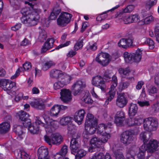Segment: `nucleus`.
<instances>
[{
  "label": "nucleus",
  "instance_id": "nucleus-18",
  "mask_svg": "<svg viewBox=\"0 0 159 159\" xmlns=\"http://www.w3.org/2000/svg\"><path fill=\"white\" fill-rule=\"evenodd\" d=\"M64 75V73L60 70L53 69L50 72V76L52 78L58 79L62 77Z\"/></svg>",
  "mask_w": 159,
  "mask_h": 159
},
{
  "label": "nucleus",
  "instance_id": "nucleus-6",
  "mask_svg": "<svg viewBox=\"0 0 159 159\" xmlns=\"http://www.w3.org/2000/svg\"><path fill=\"white\" fill-rule=\"evenodd\" d=\"M45 141L49 145L52 144L58 145L62 141V136L59 134H52L49 137L47 135L44 136Z\"/></svg>",
  "mask_w": 159,
  "mask_h": 159
},
{
  "label": "nucleus",
  "instance_id": "nucleus-25",
  "mask_svg": "<svg viewBox=\"0 0 159 159\" xmlns=\"http://www.w3.org/2000/svg\"><path fill=\"white\" fill-rule=\"evenodd\" d=\"M10 128V125L8 122H4L0 124V134L6 133Z\"/></svg>",
  "mask_w": 159,
  "mask_h": 159
},
{
  "label": "nucleus",
  "instance_id": "nucleus-62",
  "mask_svg": "<svg viewBox=\"0 0 159 159\" xmlns=\"http://www.w3.org/2000/svg\"><path fill=\"white\" fill-rule=\"evenodd\" d=\"M100 156H102V159H112L109 153H107L105 155L102 153H100Z\"/></svg>",
  "mask_w": 159,
  "mask_h": 159
},
{
  "label": "nucleus",
  "instance_id": "nucleus-33",
  "mask_svg": "<svg viewBox=\"0 0 159 159\" xmlns=\"http://www.w3.org/2000/svg\"><path fill=\"white\" fill-rule=\"evenodd\" d=\"M72 120V118L70 116L64 117L60 119V123L62 125H66L70 123Z\"/></svg>",
  "mask_w": 159,
  "mask_h": 159
},
{
  "label": "nucleus",
  "instance_id": "nucleus-45",
  "mask_svg": "<svg viewBox=\"0 0 159 159\" xmlns=\"http://www.w3.org/2000/svg\"><path fill=\"white\" fill-rule=\"evenodd\" d=\"M153 17L152 16H147L142 20L144 24H147L151 23L153 20Z\"/></svg>",
  "mask_w": 159,
  "mask_h": 159
},
{
  "label": "nucleus",
  "instance_id": "nucleus-30",
  "mask_svg": "<svg viewBox=\"0 0 159 159\" xmlns=\"http://www.w3.org/2000/svg\"><path fill=\"white\" fill-rule=\"evenodd\" d=\"M90 142L92 147L94 148L99 147L102 143L101 140L97 137L92 138Z\"/></svg>",
  "mask_w": 159,
  "mask_h": 159
},
{
  "label": "nucleus",
  "instance_id": "nucleus-9",
  "mask_svg": "<svg viewBox=\"0 0 159 159\" xmlns=\"http://www.w3.org/2000/svg\"><path fill=\"white\" fill-rule=\"evenodd\" d=\"M117 85V77L115 75L113 76L112 78L111 85L110 90L107 94V100L111 101L114 98L116 94V88Z\"/></svg>",
  "mask_w": 159,
  "mask_h": 159
},
{
  "label": "nucleus",
  "instance_id": "nucleus-15",
  "mask_svg": "<svg viewBox=\"0 0 159 159\" xmlns=\"http://www.w3.org/2000/svg\"><path fill=\"white\" fill-rule=\"evenodd\" d=\"M142 121V118L138 116L134 118H130L128 119L127 121V124L129 126H135L140 125Z\"/></svg>",
  "mask_w": 159,
  "mask_h": 159
},
{
  "label": "nucleus",
  "instance_id": "nucleus-54",
  "mask_svg": "<svg viewBox=\"0 0 159 159\" xmlns=\"http://www.w3.org/2000/svg\"><path fill=\"white\" fill-rule=\"evenodd\" d=\"M23 70V68L21 67H19L16 70L15 74L13 75L11 77V80L14 79L16 78L20 75V72H21V70Z\"/></svg>",
  "mask_w": 159,
  "mask_h": 159
},
{
  "label": "nucleus",
  "instance_id": "nucleus-39",
  "mask_svg": "<svg viewBox=\"0 0 159 159\" xmlns=\"http://www.w3.org/2000/svg\"><path fill=\"white\" fill-rule=\"evenodd\" d=\"M15 132L16 134L18 135L17 138L19 140L22 139L23 138L24 134L22 130L20 129V126H18L17 128L16 129L15 131Z\"/></svg>",
  "mask_w": 159,
  "mask_h": 159
},
{
  "label": "nucleus",
  "instance_id": "nucleus-55",
  "mask_svg": "<svg viewBox=\"0 0 159 159\" xmlns=\"http://www.w3.org/2000/svg\"><path fill=\"white\" fill-rule=\"evenodd\" d=\"M76 152H77L76 155L81 158L85 156L86 154V152L83 149H80L79 150L78 149L77 150Z\"/></svg>",
  "mask_w": 159,
  "mask_h": 159
},
{
  "label": "nucleus",
  "instance_id": "nucleus-8",
  "mask_svg": "<svg viewBox=\"0 0 159 159\" xmlns=\"http://www.w3.org/2000/svg\"><path fill=\"white\" fill-rule=\"evenodd\" d=\"M143 145H145V148L148 152L151 153L155 152L156 153H159V141L152 139L149 141L147 144Z\"/></svg>",
  "mask_w": 159,
  "mask_h": 159
},
{
  "label": "nucleus",
  "instance_id": "nucleus-48",
  "mask_svg": "<svg viewBox=\"0 0 159 159\" xmlns=\"http://www.w3.org/2000/svg\"><path fill=\"white\" fill-rule=\"evenodd\" d=\"M145 43L148 45L150 49H152L154 48V43L151 39H147L145 41Z\"/></svg>",
  "mask_w": 159,
  "mask_h": 159
},
{
  "label": "nucleus",
  "instance_id": "nucleus-28",
  "mask_svg": "<svg viewBox=\"0 0 159 159\" xmlns=\"http://www.w3.org/2000/svg\"><path fill=\"white\" fill-rule=\"evenodd\" d=\"M59 105H56L53 106L50 110V115L53 116L57 117L60 111Z\"/></svg>",
  "mask_w": 159,
  "mask_h": 159
},
{
  "label": "nucleus",
  "instance_id": "nucleus-37",
  "mask_svg": "<svg viewBox=\"0 0 159 159\" xmlns=\"http://www.w3.org/2000/svg\"><path fill=\"white\" fill-rule=\"evenodd\" d=\"M18 115L21 121L27 119L29 116V115L23 111H19L18 113Z\"/></svg>",
  "mask_w": 159,
  "mask_h": 159
},
{
  "label": "nucleus",
  "instance_id": "nucleus-61",
  "mask_svg": "<svg viewBox=\"0 0 159 159\" xmlns=\"http://www.w3.org/2000/svg\"><path fill=\"white\" fill-rule=\"evenodd\" d=\"M21 122L23 125L26 127L27 126L29 127V126L30 125L31 122L29 118H27L25 120H23Z\"/></svg>",
  "mask_w": 159,
  "mask_h": 159
},
{
  "label": "nucleus",
  "instance_id": "nucleus-42",
  "mask_svg": "<svg viewBox=\"0 0 159 159\" xmlns=\"http://www.w3.org/2000/svg\"><path fill=\"white\" fill-rule=\"evenodd\" d=\"M129 85V83L127 82H122L120 83L118 89L119 91H121L127 88Z\"/></svg>",
  "mask_w": 159,
  "mask_h": 159
},
{
  "label": "nucleus",
  "instance_id": "nucleus-34",
  "mask_svg": "<svg viewBox=\"0 0 159 159\" xmlns=\"http://www.w3.org/2000/svg\"><path fill=\"white\" fill-rule=\"evenodd\" d=\"M55 65L54 62L50 61L44 63L42 66V69L44 71H46L50 67Z\"/></svg>",
  "mask_w": 159,
  "mask_h": 159
},
{
  "label": "nucleus",
  "instance_id": "nucleus-7",
  "mask_svg": "<svg viewBox=\"0 0 159 159\" xmlns=\"http://www.w3.org/2000/svg\"><path fill=\"white\" fill-rule=\"evenodd\" d=\"M71 17V15L67 12L61 13L57 20V25L61 26H66L70 22Z\"/></svg>",
  "mask_w": 159,
  "mask_h": 159
},
{
  "label": "nucleus",
  "instance_id": "nucleus-41",
  "mask_svg": "<svg viewBox=\"0 0 159 159\" xmlns=\"http://www.w3.org/2000/svg\"><path fill=\"white\" fill-rule=\"evenodd\" d=\"M148 134L145 132H142L140 135V138L144 142V144L147 142L148 140Z\"/></svg>",
  "mask_w": 159,
  "mask_h": 159
},
{
  "label": "nucleus",
  "instance_id": "nucleus-24",
  "mask_svg": "<svg viewBox=\"0 0 159 159\" xmlns=\"http://www.w3.org/2000/svg\"><path fill=\"white\" fill-rule=\"evenodd\" d=\"M133 62H139L141 59L142 51L140 49H138L134 53H132Z\"/></svg>",
  "mask_w": 159,
  "mask_h": 159
},
{
  "label": "nucleus",
  "instance_id": "nucleus-29",
  "mask_svg": "<svg viewBox=\"0 0 159 159\" xmlns=\"http://www.w3.org/2000/svg\"><path fill=\"white\" fill-rule=\"evenodd\" d=\"M146 150L147 149L145 148V145H143L141 146L139 149V152L138 154V159H147L145 157V153H146Z\"/></svg>",
  "mask_w": 159,
  "mask_h": 159
},
{
  "label": "nucleus",
  "instance_id": "nucleus-27",
  "mask_svg": "<svg viewBox=\"0 0 159 159\" xmlns=\"http://www.w3.org/2000/svg\"><path fill=\"white\" fill-rule=\"evenodd\" d=\"M30 104L32 107L39 109H43L44 108V106L43 104L37 100L31 102Z\"/></svg>",
  "mask_w": 159,
  "mask_h": 159
},
{
  "label": "nucleus",
  "instance_id": "nucleus-1",
  "mask_svg": "<svg viewBox=\"0 0 159 159\" xmlns=\"http://www.w3.org/2000/svg\"><path fill=\"white\" fill-rule=\"evenodd\" d=\"M21 12L23 16L21 18L22 22L27 25L31 26L37 24L40 18L39 14L41 10L32 7L30 8H23Z\"/></svg>",
  "mask_w": 159,
  "mask_h": 159
},
{
  "label": "nucleus",
  "instance_id": "nucleus-11",
  "mask_svg": "<svg viewBox=\"0 0 159 159\" xmlns=\"http://www.w3.org/2000/svg\"><path fill=\"white\" fill-rule=\"evenodd\" d=\"M128 102L127 98L124 93L120 94L117 96L116 101L117 106L120 108L125 107Z\"/></svg>",
  "mask_w": 159,
  "mask_h": 159
},
{
  "label": "nucleus",
  "instance_id": "nucleus-51",
  "mask_svg": "<svg viewBox=\"0 0 159 159\" xmlns=\"http://www.w3.org/2000/svg\"><path fill=\"white\" fill-rule=\"evenodd\" d=\"M134 7L132 5H129L125 8L123 9L122 12L124 13H129L134 9Z\"/></svg>",
  "mask_w": 159,
  "mask_h": 159
},
{
  "label": "nucleus",
  "instance_id": "nucleus-17",
  "mask_svg": "<svg viewBox=\"0 0 159 159\" xmlns=\"http://www.w3.org/2000/svg\"><path fill=\"white\" fill-rule=\"evenodd\" d=\"M85 114V111L84 110H80L78 111L75 113L74 116V120L79 125L81 124Z\"/></svg>",
  "mask_w": 159,
  "mask_h": 159
},
{
  "label": "nucleus",
  "instance_id": "nucleus-5",
  "mask_svg": "<svg viewBox=\"0 0 159 159\" xmlns=\"http://www.w3.org/2000/svg\"><path fill=\"white\" fill-rule=\"evenodd\" d=\"M91 84L94 86L101 89L102 91L105 92L107 88L103 78L100 75L93 77L92 79Z\"/></svg>",
  "mask_w": 159,
  "mask_h": 159
},
{
  "label": "nucleus",
  "instance_id": "nucleus-16",
  "mask_svg": "<svg viewBox=\"0 0 159 159\" xmlns=\"http://www.w3.org/2000/svg\"><path fill=\"white\" fill-rule=\"evenodd\" d=\"M97 123L95 125L92 124L87 125H85V130L84 132V134H86L87 135L94 134L97 130Z\"/></svg>",
  "mask_w": 159,
  "mask_h": 159
},
{
  "label": "nucleus",
  "instance_id": "nucleus-40",
  "mask_svg": "<svg viewBox=\"0 0 159 159\" xmlns=\"http://www.w3.org/2000/svg\"><path fill=\"white\" fill-rule=\"evenodd\" d=\"M47 37L46 32L43 30H41L38 37L39 40L40 42H43L46 39Z\"/></svg>",
  "mask_w": 159,
  "mask_h": 159
},
{
  "label": "nucleus",
  "instance_id": "nucleus-36",
  "mask_svg": "<svg viewBox=\"0 0 159 159\" xmlns=\"http://www.w3.org/2000/svg\"><path fill=\"white\" fill-rule=\"evenodd\" d=\"M137 149L134 147L130 149L128 151L127 153V157L126 159H134L133 156L134 155L136 154V151Z\"/></svg>",
  "mask_w": 159,
  "mask_h": 159
},
{
  "label": "nucleus",
  "instance_id": "nucleus-44",
  "mask_svg": "<svg viewBox=\"0 0 159 159\" xmlns=\"http://www.w3.org/2000/svg\"><path fill=\"white\" fill-rule=\"evenodd\" d=\"M23 70H21V72L25 71H29L30 70L31 68V63L29 62H26L23 65Z\"/></svg>",
  "mask_w": 159,
  "mask_h": 159
},
{
  "label": "nucleus",
  "instance_id": "nucleus-13",
  "mask_svg": "<svg viewBox=\"0 0 159 159\" xmlns=\"http://www.w3.org/2000/svg\"><path fill=\"white\" fill-rule=\"evenodd\" d=\"M38 159H50L48 156V149L44 146L39 148L38 149Z\"/></svg>",
  "mask_w": 159,
  "mask_h": 159
},
{
  "label": "nucleus",
  "instance_id": "nucleus-59",
  "mask_svg": "<svg viewBox=\"0 0 159 159\" xmlns=\"http://www.w3.org/2000/svg\"><path fill=\"white\" fill-rule=\"evenodd\" d=\"M62 77H64L65 81L63 83H64L65 84H66L69 82L71 80V77L69 75H66L64 73V75Z\"/></svg>",
  "mask_w": 159,
  "mask_h": 159
},
{
  "label": "nucleus",
  "instance_id": "nucleus-49",
  "mask_svg": "<svg viewBox=\"0 0 159 159\" xmlns=\"http://www.w3.org/2000/svg\"><path fill=\"white\" fill-rule=\"evenodd\" d=\"M64 85V83L61 82V81H58L54 83L53 85V87L54 89H57L63 87Z\"/></svg>",
  "mask_w": 159,
  "mask_h": 159
},
{
  "label": "nucleus",
  "instance_id": "nucleus-38",
  "mask_svg": "<svg viewBox=\"0 0 159 159\" xmlns=\"http://www.w3.org/2000/svg\"><path fill=\"white\" fill-rule=\"evenodd\" d=\"M68 133L71 135L74 134L76 131V127L73 125L70 124L68 127Z\"/></svg>",
  "mask_w": 159,
  "mask_h": 159
},
{
  "label": "nucleus",
  "instance_id": "nucleus-21",
  "mask_svg": "<svg viewBox=\"0 0 159 159\" xmlns=\"http://www.w3.org/2000/svg\"><path fill=\"white\" fill-rule=\"evenodd\" d=\"M81 100L85 103L91 104L93 102V100L90 98L89 92L88 91H83L82 94Z\"/></svg>",
  "mask_w": 159,
  "mask_h": 159
},
{
  "label": "nucleus",
  "instance_id": "nucleus-23",
  "mask_svg": "<svg viewBox=\"0 0 159 159\" xmlns=\"http://www.w3.org/2000/svg\"><path fill=\"white\" fill-rule=\"evenodd\" d=\"M97 123V120L94 119L93 115L91 113H88L86 116L85 125L94 124L95 125Z\"/></svg>",
  "mask_w": 159,
  "mask_h": 159
},
{
  "label": "nucleus",
  "instance_id": "nucleus-46",
  "mask_svg": "<svg viewBox=\"0 0 159 159\" xmlns=\"http://www.w3.org/2000/svg\"><path fill=\"white\" fill-rule=\"evenodd\" d=\"M16 84L15 82H13L9 80L6 88L4 90H7L11 89L13 87L16 86Z\"/></svg>",
  "mask_w": 159,
  "mask_h": 159
},
{
  "label": "nucleus",
  "instance_id": "nucleus-2",
  "mask_svg": "<svg viewBox=\"0 0 159 159\" xmlns=\"http://www.w3.org/2000/svg\"><path fill=\"white\" fill-rule=\"evenodd\" d=\"M45 124L43 123L40 118L38 117L35 118V121L34 123L30 124L28 127L30 132L33 134L37 133L39 130V125L43 126L47 133L51 132L53 129L57 126L58 124L57 121L53 120L46 116H44Z\"/></svg>",
  "mask_w": 159,
  "mask_h": 159
},
{
  "label": "nucleus",
  "instance_id": "nucleus-4",
  "mask_svg": "<svg viewBox=\"0 0 159 159\" xmlns=\"http://www.w3.org/2000/svg\"><path fill=\"white\" fill-rule=\"evenodd\" d=\"M111 57L110 55L106 52H100L96 56V61L103 66H107L110 63Z\"/></svg>",
  "mask_w": 159,
  "mask_h": 159
},
{
  "label": "nucleus",
  "instance_id": "nucleus-43",
  "mask_svg": "<svg viewBox=\"0 0 159 159\" xmlns=\"http://www.w3.org/2000/svg\"><path fill=\"white\" fill-rule=\"evenodd\" d=\"M158 89L154 86H151L148 89V92L150 95L156 93L158 91Z\"/></svg>",
  "mask_w": 159,
  "mask_h": 159
},
{
  "label": "nucleus",
  "instance_id": "nucleus-35",
  "mask_svg": "<svg viewBox=\"0 0 159 159\" xmlns=\"http://www.w3.org/2000/svg\"><path fill=\"white\" fill-rule=\"evenodd\" d=\"M100 135H101V140L103 143H106L108 140L111 137V134L110 133L105 132L103 133H102Z\"/></svg>",
  "mask_w": 159,
  "mask_h": 159
},
{
  "label": "nucleus",
  "instance_id": "nucleus-52",
  "mask_svg": "<svg viewBox=\"0 0 159 159\" xmlns=\"http://www.w3.org/2000/svg\"><path fill=\"white\" fill-rule=\"evenodd\" d=\"M60 11L59 10L56 11L53 10V11L51 13L50 18L51 19H54L57 17V16L59 14Z\"/></svg>",
  "mask_w": 159,
  "mask_h": 159
},
{
  "label": "nucleus",
  "instance_id": "nucleus-22",
  "mask_svg": "<svg viewBox=\"0 0 159 159\" xmlns=\"http://www.w3.org/2000/svg\"><path fill=\"white\" fill-rule=\"evenodd\" d=\"M80 145L78 143V140L75 138H73L70 141V149L72 152H76L79 148Z\"/></svg>",
  "mask_w": 159,
  "mask_h": 159
},
{
  "label": "nucleus",
  "instance_id": "nucleus-12",
  "mask_svg": "<svg viewBox=\"0 0 159 159\" xmlns=\"http://www.w3.org/2000/svg\"><path fill=\"white\" fill-rule=\"evenodd\" d=\"M60 98L65 102L70 101L72 99L71 91L68 89H64L61 90Z\"/></svg>",
  "mask_w": 159,
  "mask_h": 159
},
{
  "label": "nucleus",
  "instance_id": "nucleus-32",
  "mask_svg": "<svg viewBox=\"0 0 159 159\" xmlns=\"http://www.w3.org/2000/svg\"><path fill=\"white\" fill-rule=\"evenodd\" d=\"M124 57L126 62L131 63L133 62V54L125 52L123 54Z\"/></svg>",
  "mask_w": 159,
  "mask_h": 159
},
{
  "label": "nucleus",
  "instance_id": "nucleus-53",
  "mask_svg": "<svg viewBox=\"0 0 159 159\" xmlns=\"http://www.w3.org/2000/svg\"><path fill=\"white\" fill-rule=\"evenodd\" d=\"M137 103L141 107L148 106L150 105L149 101H143L138 100Z\"/></svg>",
  "mask_w": 159,
  "mask_h": 159
},
{
  "label": "nucleus",
  "instance_id": "nucleus-57",
  "mask_svg": "<svg viewBox=\"0 0 159 159\" xmlns=\"http://www.w3.org/2000/svg\"><path fill=\"white\" fill-rule=\"evenodd\" d=\"M67 148L66 146L64 145L63 146L59 154L62 156H65L67 152Z\"/></svg>",
  "mask_w": 159,
  "mask_h": 159
},
{
  "label": "nucleus",
  "instance_id": "nucleus-63",
  "mask_svg": "<svg viewBox=\"0 0 159 159\" xmlns=\"http://www.w3.org/2000/svg\"><path fill=\"white\" fill-rule=\"evenodd\" d=\"M100 156H102V159H112L109 153H107L105 155L102 153H100Z\"/></svg>",
  "mask_w": 159,
  "mask_h": 159
},
{
  "label": "nucleus",
  "instance_id": "nucleus-3",
  "mask_svg": "<svg viewBox=\"0 0 159 159\" xmlns=\"http://www.w3.org/2000/svg\"><path fill=\"white\" fill-rule=\"evenodd\" d=\"M143 128L145 130L151 132L157 130L158 120L155 118L149 117L143 120Z\"/></svg>",
  "mask_w": 159,
  "mask_h": 159
},
{
  "label": "nucleus",
  "instance_id": "nucleus-64",
  "mask_svg": "<svg viewBox=\"0 0 159 159\" xmlns=\"http://www.w3.org/2000/svg\"><path fill=\"white\" fill-rule=\"evenodd\" d=\"M132 17L133 23L138 22L139 20V17L137 14L132 15Z\"/></svg>",
  "mask_w": 159,
  "mask_h": 159
},
{
  "label": "nucleus",
  "instance_id": "nucleus-26",
  "mask_svg": "<svg viewBox=\"0 0 159 159\" xmlns=\"http://www.w3.org/2000/svg\"><path fill=\"white\" fill-rule=\"evenodd\" d=\"M138 107L135 104H130L129 109V114L130 116H134L137 112Z\"/></svg>",
  "mask_w": 159,
  "mask_h": 159
},
{
  "label": "nucleus",
  "instance_id": "nucleus-31",
  "mask_svg": "<svg viewBox=\"0 0 159 159\" xmlns=\"http://www.w3.org/2000/svg\"><path fill=\"white\" fill-rule=\"evenodd\" d=\"M86 84L85 82L82 81L81 80H79L76 82L72 86V89H80L84 88L86 86Z\"/></svg>",
  "mask_w": 159,
  "mask_h": 159
},
{
  "label": "nucleus",
  "instance_id": "nucleus-60",
  "mask_svg": "<svg viewBox=\"0 0 159 159\" xmlns=\"http://www.w3.org/2000/svg\"><path fill=\"white\" fill-rule=\"evenodd\" d=\"M20 154L21 158L25 159L27 158L28 155L24 150H20Z\"/></svg>",
  "mask_w": 159,
  "mask_h": 159
},
{
  "label": "nucleus",
  "instance_id": "nucleus-10",
  "mask_svg": "<svg viewBox=\"0 0 159 159\" xmlns=\"http://www.w3.org/2000/svg\"><path fill=\"white\" fill-rule=\"evenodd\" d=\"M133 133L130 131L124 132L120 136V141L124 144L128 145L133 140Z\"/></svg>",
  "mask_w": 159,
  "mask_h": 159
},
{
  "label": "nucleus",
  "instance_id": "nucleus-19",
  "mask_svg": "<svg viewBox=\"0 0 159 159\" xmlns=\"http://www.w3.org/2000/svg\"><path fill=\"white\" fill-rule=\"evenodd\" d=\"M54 40L52 39H48L44 44L41 50V52H45L49 49L52 48L54 43Z\"/></svg>",
  "mask_w": 159,
  "mask_h": 159
},
{
  "label": "nucleus",
  "instance_id": "nucleus-58",
  "mask_svg": "<svg viewBox=\"0 0 159 159\" xmlns=\"http://www.w3.org/2000/svg\"><path fill=\"white\" fill-rule=\"evenodd\" d=\"M119 72L121 74H123L125 75H127L130 72V70L129 68H127L125 69H120L119 70Z\"/></svg>",
  "mask_w": 159,
  "mask_h": 159
},
{
  "label": "nucleus",
  "instance_id": "nucleus-14",
  "mask_svg": "<svg viewBox=\"0 0 159 159\" xmlns=\"http://www.w3.org/2000/svg\"><path fill=\"white\" fill-rule=\"evenodd\" d=\"M125 120V114L122 111L117 112L115 116V123L119 126L122 124Z\"/></svg>",
  "mask_w": 159,
  "mask_h": 159
},
{
  "label": "nucleus",
  "instance_id": "nucleus-20",
  "mask_svg": "<svg viewBox=\"0 0 159 159\" xmlns=\"http://www.w3.org/2000/svg\"><path fill=\"white\" fill-rule=\"evenodd\" d=\"M111 125L112 124L110 123H108L107 125L103 123L99 124L97 129V134H100L106 132L105 130L110 128Z\"/></svg>",
  "mask_w": 159,
  "mask_h": 159
},
{
  "label": "nucleus",
  "instance_id": "nucleus-56",
  "mask_svg": "<svg viewBox=\"0 0 159 159\" xmlns=\"http://www.w3.org/2000/svg\"><path fill=\"white\" fill-rule=\"evenodd\" d=\"M157 2V0H149L146 3V6L149 9L152 6L156 4Z\"/></svg>",
  "mask_w": 159,
  "mask_h": 159
},
{
  "label": "nucleus",
  "instance_id": "nucleus-50",
  "mask_svg": "<svg viewBox=\"0 0 159 159\" xmlns=\"http://www.w3.org/2000/svg\"><path fill=\"white\" fill-rule=\"evenodd\" d=\"M126 39H121L118 43V45L122 48H126Z\"/></svg>",
  "mask_w": 159,
  "mask_h": 159
},
{
  "label": "nucleus",
  "instance_id": "nucleus-47",
  "mask_svg": "<svg viewBox=\"0 0 159 159\" xmlns=\"http://www.w3.org/2000/svg\"><path fill=\"white\" fill-rule=\"evenodd\" d=\"M82 40H79L75 44L74 48L75 50H77L82 48L83 46Z\"/></svg>",
  "mask_w": 159,
  "mask_h": 159
}]
</instances>
